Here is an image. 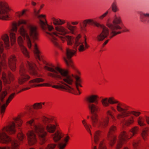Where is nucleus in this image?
Instances as JSON below:
<instances>
[{"mask_svg":"<svg viewBox=\"0 0 149 149\" xmlns=\"http://www.w3.org/2000/svg\"><path fill=\"white\" fill-rule=\"evenodd\" d=\"M121 22L120 16L116 14L114 15L112 22L110 21L109 19L107 20V25L110 30V38L121 33L118 30L122 29L121 27L119 25Z\"/></svg>","mask_w":149,"mask_h":149,"instance_id":"nucleus-10","label":"nucleus"},{"mask_svg":"<svg viewBox=\"0 0 149 149\" xmlns=\"http://www.w3.org/2000/svg\"><path fill=\"white\" fill-rule=\"evenodd\" d=\"M111 8L112 10L114 12H116L118 10L117 5L116 3L114 2L112 4Z\"/></svg>","mask_w":149,"mask_h":149,"instance_id":"nucleus-28","label":"nucleus"},{"mask_svg":"<svg viewBox=\"0 0 149 149\" xmlns=\"http://www.w3.org/2000/svg\"><path fill=\"white\" fill-rule=\"evenodd\" d=\"M139 130V128L137 126H135L132 128L130 130V135L125 131L122 132L119 137L116 149H119L120 148L124 142L127 139H130L133 136L137 134Z\"/></svg>","mask_w":149,"mask_h":149,"instance_id":"nucleus-14","label":"nucleus"},{"mask_svg":"<svg viewBox=\"0 0 149 149\" xmlns=\"http://www.w3.org/2000/svg\"><path fill=\"white\" fill-rule=\"evenodd\" d=\"M109 12L108 10L105 13L100 17V19H103V18L105 17L107 15Z\"/></svg>","mask_w":149,"mask_h":149,"instance_id":"nucleus-32","label":"nucleus"},{"mask_svg":"<svg viewBox=\"0 0 149 149\" xmlns=\"http://www.w3.org/2000/svg\"><path fill=\"white\" fill-rule=\"evenodd\" d=\"M40 11V9L38 11H37L36 9L34 10V13L35 15L39 19V23L41 28L42 29H48L50 31L49 33H52L53 32H52L51 31L53 29L52 27L49 26L46 22L41 19V18L45 17V16L43 15H39ZM48 34L49 37L51 39H52L51 38H52V36L51 35H50L51 34L49 33Z\"/></svg>","mask_w":149,"mask_h":149,"instance_id":"nucleus-16","label":"nucleus"},{"mask_svg":"<svg viewBox=\"0 0 149 149\" xmlns=\"http://www.w3.org/2000/svg\"><path fill=\"white\" fill-rule=\"evenodd\" d=\"M26 65L29 68L31 74L34 75H37L36 72V65L33 63H30L27 61Z\"/></svg>","mask_w":149,"mask_h":149,"instance_id":"nucleus-19","label":"nucleus"},{"mask_svg":"<svg viewBox=\"0 0 149 149\" xmlns=\"http://www.w3.org/2000/svg\"><path fill=\"white\" fill-rule=\"evenodd\" d=\"M52 20L54 25L57 26L54 29L53 26L48 24L49 26L52 27L53 29L51 31L53 33H51L50 34L52 36V38L51 39L48 35V33H49L50 31L48 29H46L42 30L45 31L46 36L52 43L59 49L61 48V47L59 43V39H60L63 42L66 40L68 45H72L73 43H74V49L72 50L68 48H67L65 56L63 57L67 65L73 68L74 66L71 58L75 53L76 50L78 49L79 52H82L85 50L86 48H88L89 47L86 43V36H84L83 38H81L80 35H79L75 38L69 36H63L68 33V31L65 28L61 26L65 23V21L54 17L52 18ZM49 33L51 34V33Z\"/></svg>","mask_w":149,"mask_h":149,"instance_id":"nucleus-1","label":"nucleus"},{"mask_svg":"<svg viewBox=\"0 0 149 149\" xmlns=\"http://www.w3.org/2000/svg\"><path fill=\"white\" fill-rule=\"evenodd\" d=\"M84 27H85L87 26V24L90 25H94L95 26L102 29L101 32L99 33L97 35L96 38V40L99 41H103L105 38H107L109 34V29L103 25L99 23L95 22L91 19H86L84 21L83 23Z\"/></svg>","mask_w":149,"mask_h":149,"instance_id":"nucleus-11","label":"nucleus"},{"mask_svg":"<svg viewBox=\"0 0 149 149\" xmlns=\"http://www.w3.org/2000/svg\"><path fill=\"white\" fill-rule=\"evenodd\" d=\"M57 71L58 73H55V74L58 76L54 75V77L57 78L60 82L72 88L74 91L72 92H70V93L76 95H79L81 94L78 87L79 86L82 87V86L80 84L81 80L79 77L76 76L75 77L76 81V82L74 80V75L69 74L67 70L58 68Z\"/></svg>","mask_w":149,"mask_h":149,"instance_id":"nucleus-7","label":"nucleus"},{"mask_svg":"<svg viewBox=\"0 0 149 149\" xmlns=\"http://www.w3.org/2000/svg\"><path fill=\"white\" fill-rule=\"evenodd\" d=\"M92 149H97V148L96 146H94Z\"/></svg>","mask_w":149,"mask_h":149,"instance_id":"nucleus-43","label":"nucleus"},{"mask_svg":"<svg viewBox=\"0 0 149 149\" xmlns=\"http://www.w3.org/2000/svg\"><path fill=\"white\" fill-rule=\"evenodd\" d=\"M29 49L34 52L35 57L37 60H38L39 61H43L42 56L40 54V51H39V50L38 49V50L39 51V58L37 56L36 54H35V50L33 49V47H32L31 49ZM37 61H38V60H37Z\"/></svg>","mask_w":149,"mask_h":149,"instance_id":"nucleus-27","label":"nucleus"},{"mask_svg":"<svg viewBox=\"0 0 149 149\" xmlns=\"http://www.w3.org/2000/svg\"><path fill=\"white\" fill-rule=\"evenodd\" d=\"M45 104V103H42V104Z\"/></svg>","mask_w":149,"mask_h":149,"instance_id":"nucleus-46","label":"nucleus"},{"mask_svg":"<svg viewBox=\"0 0 149 149\" xmlns=\"http://www.w3.org/2000/svg\"><path fill=\"white\" fill-rule=\"evenodd\" d=\"M133 146L134 148H136L139 146V143L138 141H135L133 143Z\"/></svg>","mask_w":149,"mask_h":149,"instance_id":"nucleus-33","label":"nucleus"},{"mask_svg":"<svg viewBox=\"0 0 149 149\" xmlns=\"http://www.w3.org/2000/svg\"><path fill=\"white\" fill-rule=\"evenodd\" d=\"M111 109L114 111L116 112V110L113 108V107H111Z\"/></svg>","mask_w":149,"mask_h":149,"instance_id":"nucleus-40","label":"nucleus"},{"mask_svg":"<svg viewBox=\"0 0 149 149\" xmlns=\"http://www.w3.org/2000/svg\"><path fill=\"white\" fill-rule=\"evenodd\" d=\"M17 41L22 52L26 57L29 58V53L26 48L24 45V41L23 38L21 36H18Z\"/></svg>","mask_w":149,"mask_h":149,"instance_id":"nucleus-18","label":"nucleus"},{"mask_svg":"<svg viewBox=\"0 0 149 149\" xmlns=\"http://www.w3.org/2000/svg\"><path fill=\"white\" fill-rule=\"evenodd\" d=\"M31 4H32V5H33V6H35L36 5V3L35 2H34L33 1H32L31 3Z\"/></svg>","mask_w":149,"mask_h":149,"instance_id":"nucleus-42","label":"nucleus"},{"mask_svg":"<svg viewBox=\"0 0 149 149\" xmlns=\"http://www.w3.org/2000/svg\"><path fill=\"white\" fill-rule=\"evenodd\" d=\"M107 115L110 116L111 118L114 120H115L116 119L114 117L112 114L110 110H108L107 112Z\"/></svg>","mask_w":149,"mask_h":149,"instance_id":"nucleus-31","label":"nucleus"},{"mask_svg":"<svg viewBox=\"0 0 149 149\" xmlns=\"http://www.w3.org/2000/svg\"><path fill=\"white\" fill-rule=\"evenodd\" d=\"M82 123L87 131L89 133L91 136L92 140H93L94 142L97 144L98 143V149H106L104 143L102 141H100L101 136L100 131L97 130L95 132L93 138L92 137V134L90 130L92 127L91 125L88 124L86 120L84 119L82 121Z\"/></svg>","mask_w":149,"mask_h":149,"instance_id":"nucleus-13","label":"nucleus"},{"mask_svg":"<svg viewBox=\"0 0 149 149\" xmlns=\"http://www.w3.org/2000/svg\"><path fill=\"white\" fill-rule=\"evenodd\" d=\"M116 130V127L113 125H112L109 128L108 132L107 137L110 145L112 146L115 143L116 141V136L113 134Z\"/></svg>","mask_w":149,"mask_h":149,"instance_id":"nucleus-17","label":"nucleus"},{"mask_svg":"<svg viewBox=\"0 0 149 149\" xmlns=\"http://www.w3.org/2000/svg\"><path fill=\"white\" fill-rule=\"evenodd\" d=\"M127 107L128 109L127 110V111L128 112V115L127 116H125L123 117H120V118H123L125 117H127L129 116V114L130 113H131L136 117L139 116L141 114V113L139 112H137L134 111H132L131 112L128 111V110L129 109V107L127 106Z\"/></svg>","mask_w":149,"mask_h":149,"instance_id":"nucleus-25","label":"nucleus"},{"mask_svg":"<svg viewBox=\"0 0 149 149\" xmlns=\"http://www.w3.org/2000/svg\"><path fill=\"white\" fill-rule=\"evenodd\" d=\"M17 26H19L18 32L24 38L26 42L29 49L33 47L35 50V53L38 57L39 51L36 45L34 42L36 40L38 39V33L36 27L32 24H28L27 22L24 20L20 19L17 24L13 25L12 31L10 33V37L11 44L14 42L16 40V34L15 32L17 33Z\"/></svg>","mask_w":149,"mask_h":149,"instance_id":"nucleus-4","label":"nucleus"},{"mask_svg":"<svg viewBox=\"0 0 149 149\" xmlns=\"http://www.w3.org/2000/svg\"><path fill=\"white\" fill-rule=\"evenodd\" d=\"M66 27L70 31L71 33L72 34L74 33V31L76 29V26H72L68 22H66Z\"/></svg>","mask_w":149,"mask_h":149,"instance_id":"nucleus-23","label":"nucleus"},{"mask_svg":"<svg viewBox=\"0 0 149 149\" xmlns=\"http://www.w3.org/2000/svg\"><path fill=\"white\" fill-rule=\"evenodd\" d=\"M101 103L104 107H107L109 106V104H116V109L117 111L120 113L118 114L117 116L118 119L120 120V117L127 116L128 115V112L127 111V106L119 102L118 101L115 100L112 97L102 98L101 100Z\"/></svg>","mask_w":149,"mask_h":149,"instance_id":"nucleus-9","label":"nucleus"},{"mask_svg":"<svg viewBox=\"0 0 149 149\" xmlns=\"http://www.w3.org/2000/svg\"><path fill=\"white\" fill-rule=\"evenodd\" d=\"M98 97L96 95H91L87 97L86 100L88 108L92 115L91 117L93 127L102 129L106 127L108 124L109 118L107 117L102 120L99 119L97 113L100 110L97 105Z\"/></svg>","mask_w":149,"mask_h":149,"instance_id":"nucleus-6","label":"nucleus"},{"mask_svg":"<svg viewBox=\"0 0 149 149\" xmlns=\"http://www.w3.org/2000/svg\"><path fill=\"white\" fill-rule=\"evenodd\" d=\"M26 10H24L21 13H19V16H21L23 15L24 14L26 11Z\"/></svg>","mask_w":149,"mask_h":149,"instance_id":"nucleus-34","label":"nucleus"},{"mask_svg":"<svg viewBox=\"0 0 149 149\" xmlns=\"http://www.w3.org/2000/svg\"><path fill=\"white\" fill-rule=\"evenodd\" d=\"M27 110L31 111H32V108L31 107H28L27 108Z\"/></svg>","mask_w":149,"mask_h":149,"instance_id":"nucleus-39","label":"nucleus"},{"mask_svg":"<svg viewBox=\"0 0 149 149\" xmlns=\"http://www.w3.org/2000/svg\"><path fill=\"white\" fill-rule=\"evenodd\" d=\"M87 118H89V116H87Z\"/></svg>","mask_w":149,"mask_h":149,"instance_id":"nucleus-45","label":"nucleus"},{"mask_svg":"<svg viewBox=\"0 0 149 149\" xmlns=\"http://www.w3.org/2000/svg\"><path fill=\"white\" fill-rule=\"evenodd\" d=\"M129 31V30L128 29L126 28H125L123 31L124 32H128Z\"/></svg>","mask_w":149,"mask_h":149,"instance_id":"nucleus-38","label":"nucleus"},{"mask_svg":"<svg viewBox=\"0 0 149 149\" xmlns=\"http://www.w3.org/2000/svg\"><path fill=\"white\" fill-rule=\"evenodd\" d=\"M19 74L20 76L18 78V81L20 84H23L24 88L17 93L22 91L29 89L30 87L40 86H44V84H37L44 81L43 79L39 78H36L30 81L27 82L30 79V77L26 74V71L23 65H22L20 67Z\"/></svg>","mask_w":149,"mask_h":149,"instance_id":"nucleus-8","label":"nucleus"},{"mask_svg":"<svg viewBox=\"0 0 149 149\" xmlns=\"http://www.w3.org/2000/svg\"><path fill=\"white\" fill-rule=\"evenodd\" d=\"M78 23V22L77 21H75V22H71L72 24L73 25H76Z\"/></svg>","mask_w":149,"mask_h":149,"instance_id":"nucleus-37","label":"nucleus"},{"mask_svg":"<svg viewBox=\"0 0 149 149\" xmlns=\"http://www.w3.org/2000/svg\"><path fill=\"white\" fill-rule=\"evenodd\" d=\"M146 119L147 123L149 124V117H146Z\"/></svg>","mask_w":149,"mask_h":149,"instance_id":"nucleus-36","label":"nucleus"},{"mask_svg":"<svg viewBox=\"0 0 149 149\" xmlns=\"http://www.w3.org/2000/svg\"><path fill=\"white\" fill-rule=\"evenodd\" d=\"M44 68L46 70L52 72V73L49 72L48 73V75L55 79L58 81V82L57 83V85L52 86H51L52 87L57 89L60 88L65 89L69 92H72L74 90L72 88L68 86V85H65V84L60 82L59 80L57 78L54 77V75H56L55 73H58V71H57L58 69H61L60 68L58 67H50L47 66H45L44 67Z\"/></svg>","mask_w":149,"mask_h":149,"instance_id":"nucleus-12","label":"nucleus"},{"mask_svg":"<svg viewBox=\"0 0 149 149\" xmlns=\"http://www.w3.org/2000/svg\"><path fill=\"white\" fill-rule=\"evenodd\" d=\"M143 130L142 132V136L144 139H145L147 136L148 133L147 131H148V128L146 127H143Z\"/></svg>","mask_w":149,"mask_h":149,"instance_id":"nucleus-26","label":"nucleus"},{"mask_svg":"<svg viewBox=\"0 0 149 149\" xmlns=\"http://www.w3.org/2000/svg\"><path fill=\"white\" fill-rule=\"evenodd\" d=\"M4 46L3 42L0 41V73L5 85L4 90L2 91V82L0 80V108L1 115L3 116L6 107L14 97L15 93L9 96L8 93L15 91L18 87V85L12 83L14 79V75L8 71L7 74L3 71V70L9 68L13 71L16 69V61L15 56L12 55L9 57L7 61L5 59V55L3 53Z\"/></svg>","mask_w":149,"mask_h":149,"instance_id":"nucleus-3","label":"nucleus"},{"mask_svg":"<svg viewBox=\"0 0 149 149\" xmlns=\"http://www.w3.org/2000/svg\"><path fill=\"white\" fill-rule=\"evenodd\" d=\"M42 119V124H35L33 123V120L27 122V124L30 125L33 129V131H29L27 134L29 144L32 145L36 143L37 136L42 141V143H44L46 140L47 131L52 134V137L56 144H50L47 146L46 149H64L70 139L69 136L68 135L64 136L62 133L58 131L53 133L56 130V127L51 124V118L43 116Z\"/></svg>","mask_w":149,"mask_h":149,"instance_id":"nucleus-2","label":"nucleus"},{"mask_svg":"<svg viewBox=\"0 0 149 149\" xmlns=\"http://www.w3.org/2000/svg\"><path fill=\"white\" fill-rule=\"evenodd\" d=\"M123 149H128L127 148L125 147Z\"/></svg>","mask_w":149,"mask_h":149,"instance_id":"nucleus-44","label":"nucleus"},{"mask_svg":"<svg viewBox=\"0 0 149 149\" xmlns=\"http://www.w3.org/2000/svg\"><path fill=\"white\" fill-rule=\"evenodd\" d=\"M138 13L140 15L141 21V22L149 24V13H145L142 11H139Z\"/></svg>","mask_w":149,"mask_h":149,"instance_id":"nucleus-20","label":"nucleus"},{"mask_svg":"<svg viewBox=\"0 0 149 149\" xmlns=\"http://www.w3.org/2000/svg\"><path fill=\"white\" fill-rule=\"evenodd\" d=\"M134 122L133 117H132L130 118H129L127 120H124L122 122L123 125H124L126 126H129L132 124Z\"/></svg>","mask_w":149,"mask_h":149,"instance_id":"nucleus-22","label":"nucleus"},{"mask_svg":"<svg viewBox=\"0 0 149 149\" xmlns=\"http://www.w3.org/2000/svg\"><path fill=\"white\" fill-rule=\"evenodd\" d=\"M1 38L4 42L6 47L8 48L10 46V40L7 34H5L2 36Z\"/></svg>","mask_w":149,"mask_h":149,"instance_id":"nucleus-21","label":"nucleus"},{"mask_svg":"<svg viewBox=\"0 0 149 149\" xmlns=\"http://www.w3.org/2000/svg\"><path fill=\"white\" fill-rule=\"evenodd\" d=\"M45 84V86H51V84H48L47 83Z\"/></svg>","mask_w":149,"mask_h":149,"instance_id":"nucleus-41","label":"nucleus"},{"mask_svg":"<svg viewBox=\"0 0 149 149\" xmlns=\"http://www.w3.org/2000/svg\"><path fill=\"white\" fill-rule=\"evenodd\" d=\"M17 136L18 140L20 141H22L24 138V135L21 132L18 133Z\"/></svg>","mask_w":149,"mask_h":149,"instance_id":"nucleus-30","label":"nucleus"},{"mask_svg":"<svg viewBox=\"0 0 149 149\" xmlns=\"http://www.w3.org/2000/svg\"><path fill=\"white\" fill-rule=\"evenodd\" d=\"M145 120L142 117H139L137 118V122L138 125L141 127H143L146 126L144 123Z\"/></svg>","mask_w":149,"mask_h":149,"instance_id":"nucleus-24","label":"nucleus"},{"mask_svg":"<svg viewBox=\"0 0 149 149\" xmlns=\"http://www.w3.org/2000/svg\"><path fill=\"white\" fill-rule=\"evenodd\" d=\"M109 39H108V40H106L103 43V45H102L103 47H104L105 45H106L107 43V42H108L109 41Z\"/></svg>","mask_w":149,"mask_h":149,"instance_id":"nucleus-35","label":"nucleus"},{"mask_svg":"<svg viewBox=\"0 0 149 149\" xmlns=\"http://www.w3.org/2000/svg\"><path fill=\"white\" fill-rule=\"evenodd\" d=\"M14 122H13L8 125L4 127L0 130V143L3 144H7L10 143L11 146V149H17L20 144L18 141L15 139H12L7 134L15 133L16 131V124L18 127H20L22 123V121L19 117L14 119ZM10 147L6 146H0V149H10Z\"/></svg>","mask_w":149,"mask_h":149,"instance_id":"nucleus-5","label":"nucleus"},{"mask_svg":"<svg viewBox=\"0 0 149 149\" xmlns=\"http://www.w3.org/2000/svg\"><path fill=\"white\" fill-rule=\"evenodd\" d=\"M41 8H42V6H41Z\"/></svg>","mask_w":149,"mask_h":149,"instance_id":"nucleus-47","label":"nucleus"},{"mask_svg":"<svg viewBox=\"0 0 149 149\" xmlns=\"http://www.w3.org/2000/svg\"><path fill=\"white\" fill-rule=\"evenodd\" d=\"M32 108H33L34 109H41L42 108L41 103H36L34 104L33 107Z\"/></svg>","mask_w":149,"mask_h":149,"instance_id":"nucleus-29","label":"nucleus"},{"mask_svg":"<svg viewBox=\"0 0 149 149\" xmlns=\"http://www.w3.org/2000/svg\"><path fill=\"white\" fill-rule=\"evenodd\" d=\"M11 9L6 2L0 1V19L8 20L9 19V12Z\"/></svg>","mask_w":149,"mask_h":149,"instance_id":"nucleus-15","label":"nucleus"}]
</instances>
